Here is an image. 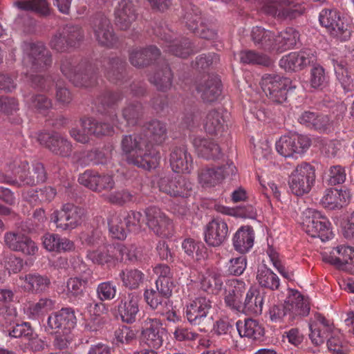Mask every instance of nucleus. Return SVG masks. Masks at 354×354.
I'll use <instances>...</instances> for the list:
<instances>
[{
  "label": "nucleus",
  "mask_w": 354,
  "mask_h": 354,
  "mask_svg": "<svg viewBox=\"0 0 354 354\" xmlns=\"http://www.w3.org/2000/svg\"><path fill=\"white\" fill-rule=\"evenodd\" d=\"M46 178L44 166L40 162L32 165L30 170L28 162L15 158L6 165L5 171L0 172V183L21 185H35Z\"/></svg>",
  "instance_id": "f257e3e1"
},
{
  "label": "nucleus",
  "mask_w": 354,
  "mask_h": 354,
  "mask_svg": "<svg viewBox=\"0 0 354 354\" xmlns=\"http://www.w3.org/2000/svg\"><path fill=\"white\" fill-rule=\"evenodd\" d=\"M121 147L128 162L139 167L150 169L156 167L159 158L147 144L145 138L139 134L124 136Z\"/></svg>",
  "instance_id": "f03ea898"
},
{
  "label": "nucleus",
  "mask_w": 354,
  "mask_h": 354,
  "mask_svg": "<svg viewBox=\"0 0 354 354\" xmlns=\"http://www.w3.org/2000/svg\"><path fill=\"white\" fill-rule=\"evenodd\" d=\"M75 324L76 317L74 311L71 308H62L48 316L45 330L50 334L57 335L55 346L63 348L67 346L68 340L66 337L62 338L59 335L69 333Z\"/></svg>",
  "instance_id": "7ed1b4c3"
},
{
  "label": "nucleus",
  "mask_w": 354,
  "mask_h": 354,
  "mask_svg": "<svg viewBox=\"0 0 354 354\" xmlns=\"http://www.w3.org/2000/svg\"><path fill=\"white\" fill-rule=\"evenodd\" d=\"M301 225L307 234L313 238H319L322 241L329 240L333 236L330 222L316 209L308 208L303 212Z\"/></svg>",
  "instance_id": "20e7f679"
},
{
  "label": "nucleus",
  "mask_w": 354,
  "mask_h": 354,
  "mask_svg": "<svg viewBox=\"0 0 354 354\" xmlns=\"http://www.w3.org/2000/svg\"><path fill=\"white\" fill-rule=\"evenodd\" d=\"M85 210L73 204L66 203L59 210H55L50 220L61 231H71L80 226L84 221Z\"/></svg>",
  "instance_id": "39448f33"
},
{
  "label": "nucleus",
  "mask_w": 354,
  "mask_h": 354,
  "mask_svg": "<svg viewBox=\"0 0 354 354\" xmlns=\"http://www.w3.org/2000/svg\"><path fill=\"white\" fill-rule=\"evenodd\" d=\"M259 84L266 95L279 104L286 101L288 90L296 88L290 79L275 74H265Z\"/></svg>",
  "instance_id": "423d86ee"
},
{
  "label": "nucleus",
  "mask_w": 354,
  "mask_h": 354,
  "mask_svg": "<svg viewBox=\"0 0 354 354\" xmlns=\"http://www.w3.org/2000/svg\"><path fill=\"white\" fill-rule=\"evenodd\" d=\"M315 180V170L311 165L302 162L297 165L289 176L291 192L298 196L308 193Z\"/></svg>",
  "instance_id": "0eeeda50"
},
{
  "label": "nucleus",
  "mask_w": 354,
  "mask_h": 354,
  "mask_svg": "<svg viewBox=\"0 0 354 354\" xmlns=\"http://www.w3.org/2000/svg\"><path fill=\"white\" fill-rule=\"evenodd\" d=\"M23 64L32 72L41 71L52 62L50 52L41 43H29L24 46Z\"/></svg>",
  "instance_id": "6e6552de"
},
{
  "label": "nucleus",
  "mask_w": 354,
  "mask_h": 354,
  "mask_svg": "<svg viewBox=\"0 0 354 354\" xmlns=\"http://www.w3.org/2000/svg\"><path fill=\"white\" fill-rule=\"evenodd\" d=\"M262 10L275 18L286 19L301 15L304 7L293 0H271L264 3Z\"/></svg>",
  "instance_id": "1a4fd4ad"
},
{
  "label": "nucleus",
  "mask_w": 354,
  "mask_h": 354,
  "mask_svg": "<svg viewBox=\"0 0 354 354\" xmlns=\"http://www.w3.org/2000/svg\"><path fill=\"white\" fill-rule=\"evenodd\" d=\"M311 140L304 135L293 134L281 136L276 142V150L288 158L304 153L310 146Z\"/></svg>",
  "instance_id": "9d476101"
},
{
  "label": "nucleus",
  "mask_w": 354,
  "mask_h": 354,
  "mask_svg": "<svg viewBox=\"0 0 354 354\" xmlns=\"http://www.w3.org/2000/svg\"><path fill=\"white\" fill-rule=\"evenodd\" d=\"M142 341L152 348H159L163 344L165 328L161 321L156 317L143 318L140 324Z\"/></svg>",
  "instance_id": "9b49d317"
},
{
  "label": "nucleus",
  "mask_w": 354,
  "mask_h": 354,
  "mask_svg": "<svg viewBox=\"0 0 354 354\" xmlns=\"http://www.w3.org/2000/svg\"><path fill=\"white\" fill-rule=\"evenodd\" d=\"M319 22L334 37L345 41L350 38L351 31L348 24L343 21L339 14L335 10H323L319 14Z\"/></svg>",
  "instance_id": "f8f14e48"
},
{
  "label": "nucleus",
  "mask_w": 354,
  "mask_h": 354,
  "mask_svg": "<svg viewBox=\"0 0 354 354\" xmlns=\"http://www.w3.org/2000/svg\"><path fill=\"white\" fill-rule=\"evenodd\" d=\"M91 26L95 41L101 46L111 47L117 41L109 19L102 13L93 16Z\"/></svg>",
  "instance_id": "ddd939ff"
},
{
  "label": "nucleus",
  "mask_w": 354,
  "mask_h": 354,
  "mask_svg": "<svg viewBox=\"0 0 354 354\" xmlns=\"http://www.w3.org/2000/svg\"><path fill=\"white\" fill-rule=\"evenodd\" d=\"M157 183L160 191L174 197H188L192 190V183L182 176H162Z\"/></svg>",
  "instance_id": "4468645a"
},
{
  "label": "nucleus",
  "mask_w": 354,
  "mask_h": 354,
  "mask_svg": "<svg viewBox=\"0 0 354 354\" xmlns=\"http://www.w3.org/2000/svg\"><path fill=\"white\" fill-rule=\"evenodd\" d=\"M212 308V301L205 297H199L191 301L186 308L185 315L189 323L201 325L207 321L211 324V318L207 315Z\"/></svg>",
  "instance_id": "2eb2a0df"
},
{
  "label": "nucleus",
  "mask_w": 354,
  "mask_h": 354,
  "mask_svg": "<svg viewBox=\"0 0 354 354\" xmlns=\"http://www.w3.org/2000/svg\"><path fill=\"white\" fill-rule=\"evenodd\" d=\"M145 216L147 225L156 234L167 236L171 234L173 225L160 209L155 207L147 208Z\"/></svg>",
  "instance_id": "dca6fc26"
},
{
  "label": "nucleus",
  "mask_w": 354,
  "mask_h": 354,
  "mask_svg": "<svg viewBox=\"0 0 354 354\" xmlns=\"http://www.w3.org/2000/svg\"><path fill=\"white\" fill-rule=\"evenodd\" d=\"M38 140L56 155L66 157L71 153L72 145L58 133H41L38 136Z\"/></svg>",
  "instance_id": "f3484780"
},
{
  "label": "nucleus",
  "mask_w": 354,
  "mask_h": 354,
  "mask_svg": "<svg viewBox=\"0 0 354 354\" xmlns=\"http://www.w3.org/2000/svg\"><path fill=\"white\" fill-rule=\"evenodd\" d=\"M236 173V169L232 162H227L221 167L205 169L198 175L199 183L204 187H212L219 184L225 178L233 176Z\"/></svg>",
  "instance_id": "a211bd4d"
},
{
  "label": "nucleus",
  "mask_w": 354,
  "mask_h": 354,
  "mask_svg": "<svg viewBox=\"0 0 354 354\" xmlns=\"http://www.w3.org/2000/svg\"><path fill=\"white\" fill-rule=\"evenodd\" d=\"M245 291L243 281L232 279L227 281L225 287L224 302L231 310L238 313L241 307L242 299Z\"/></svg>",
  "instance_id": "6ab92c4d"
},
{
  "label": "nucleus",
  "mask_w": 354,
  "mask_h": 354,
  "mask_svg": "<svg viewBox=\"0 0 354 354\" xmlns=\"http://www.w3.org/2000/svg\"><path fill=\"white\" fill-rule=\"evenodd\" d=\"M315 61L314 53L311 50H304L283 56L279 61V66L287 71H297Z\"/></svg>",
  "instance_id": "aec40b11"
},
{
  "label": "nucleus",
  "mask_w": 354,
  "mask_h": 354,
  "mask_svg": "<svg viewBox=\"0 0 354 354\" xmlns=\"http://www.w3.org/2000/svg\"><path fill=\"white\" fill-rule=\"evenodd\" d=\"M78 181L88 189L97 192L111 189L115 185L111 176L100 175L97 172L90 170H86L80 174Z\"/></svg>",
  "instance_id": "412c9836"
},
{
  "label": "nucleus",
  "mask_w": 354,
  "mask_h": 354,
  "mask_svg": "<svg viewBox=\"0 0 354 354\" xmlns=\"http://www.w3.org/2000/svg\"><path fill=\"white\" fill-rule=\"evenodd\" d=\"M19 285L26 292L40 294L47 290L50 281L48 277L39 273H28L19 277Z\"/></svg>",
  "instance_id": "4be33fe9"
},
{
  "label": "nucleus",
  "mask_w": 354,
  "mask_h": 354,
  "mask_svg": "<svg viewBox=\"0 0 354 354\" xmlns=\"http://www.w3.org/2000/svg\"><path fill=\"white\" fill-rule=\"evenodd\" d=\"M334 326L324 316L317 314L315 320L309 324V337L312 343L316 346L322 344L325 339L330 337Z\"/></svg>",
  "instance_id": "5701e85b"
},
{
  "label": "nucleus",
  "mask_w": 354,
  "mask_h": 354,
  "mask_svg": "<svg viewBox=\"0 0 354 354\" xmlns=\"http://www.w3.org/2000/svg\"><path fill=\"white\" fill-rule=\"evenodd\" d=\"M354 250L351 247L340 245L332 250L330 255L325 259L339 269L353 273V257Z\"/></svg>",
  "instance_id": "b1692460"
},
{
  "label": "nucleus",
  "mask_w": 354,
  "mask_h": 354,
  "mask_svg": "<svg viewBox=\"0 0 354 354\" xmlns=\"http://www.w3.org/2000/svg\"><path fill=\"white\" fill-rule=\"evenodd\" d=\"M115 24L123 30L129 29L137 18L134 4L130 0H122L114 12Z\"/></svg>",
  "instance_id": "393cba45"
},
{
  "label": "nucleus",
  "mask_w": 354,
  "mask_h": 354,
  "mask_svg": "<svg viewBox=\"0 0 354 354\" xmlns=\"http://www.w3.org/2000/svg\"><path fill=\"white\" fill-rule=\"evenodd\" d=\"M127 249L122 245L116 247L112 245H104L99 247L96 250L88 251L87 258L93 263L104 265L113 263L119 260L118 252H122Z\"/></svg>",
  "instance_id": "a878e982"
},
{
  "label": "nucleus",
  "mask_w": 354,
  "mask_h": 354,
  "mask_svg": "<svg viewBox=\"0 0 354 354\" xmlns=\"http://www.w3.org/2000/svg\"><path fill=\"white\" fill-rule=\"evenodd\" d=\"M228 233L227 223L220 218L210 221L205 230V241L210 246L221 245L226 239Z\"/></svg>",
  "instance_id": "bb28decb"
},
{
  "label": "nucleus",
  "mask_w": 354,
  "mask_h": 354,
  "mask_svg": "<svg viewBox=\"0 0 354 354\" xmlns=\"http://www.w3.org/2000/svg\"><path fill=\"white\" fill-rule=\"evenodd\" d=\"M161 39L165 41L166 50L180 57H187L192 52L190 42L188 39H177L169 30L160 34Z\"/></svg>",
  "instance_id": "cd10ccee"
},
{
  "label": "nucleus",
  "mask_w": 354,
  "mask_h": 354,
  "mask_svg": "<svg viewBox=\"0 0 354 354\" xmlns=\"http://www.w3.org/2000/svg\"><path fill=\"white\" fill-rule=\"evenodd\" d=\"M170 165L176 173H189L192 168V158L185 146L175 147L170 154Z\"/></svg>",
  "instance_id": "c85d7f7f"
},
{
  "label": "nucleus",
  "mask_w": 354,
  "mask_h": 354,
  "mask_svg": "<svg viewBox=\"0 0 354 354\" xmlns=\"http://www.w3.org/2000/svg\"><path fill=\"white\" fill-rule=\"evenodd\" d=\"M221 81L216 76L203 77L197 86V91L207 102L215 101L221 94Z\"/></svg>",
  "instance_id": "c756f323"
},
{
  "label": "nucleus",
  "mask_w": 354,
  "mask_h": 354,
  "mask_svg": "<svg viewBox=\"0 0 354 354\" xmlns=\"http://www.w3.org/2000/svg\"><path fill=\"white\" fill-rule=\"evenodd\" d=\"M140 298L136 293L128 294L118 305V312L124 322L131 324L139 312Z\"/></svg>",
  "instance_id": "7c9ffc66"
},
{
  "label": "nucleus",
  "mask_w": 354,
  "mask_h": 354,
  "mask_svg": "<svg viewBox=\"0 0 354 354\" xmlns=\"http://www.w3.org/2000/svg\"><path fill=\"white\" fill-rule=\"evenodd\" d=\"M192 12H187L184 17L183 21L186 26L191 31L195 32L198 36L206 39H213L216 36V32L205 25L200 24L198 25L200 17L197 13V8H192Z\"/></svg>",
  "instance_id": "2f4dec72"
},
{
  "label": "nucleus",
  "mask_w": 354,
  "mask_h": 354,
  "mask_svg": "<svg viewBox=\"0 0 354 354\" xmlns=\"http://www.w3.org/2000/svg\"><path fill=\"white\" fill-rule=\"evenodd\" d=\"M193 145L198 155L207 160H216L222 156L220 147L212 140L197 137Z\"/></svg>",
  "instance_id": "473e14b6"
},
{
  "label": "nucleus",
  "mask_w": 354,
  "mask_h": 354,
  "mask_svg": "<svg viewBox=\"0 0 354 354\" xmlns=\"http://www.w3.org/2000/svg\"><path fill=\"white\" fill-rule=\"evenodd\" d=\"M55 308V301L47 297H42L36 302H29L24 308L26 317L32 320H39L46 313Z\"/></svg>",
  "instance_id": "72a5a7b5"
},
{
  "label": "nucleus",
  "mask_w": 354,
  "mask_h": 354,
  "mask_svg": "<svg viewBox=\"0 0 354 354\" xmlns=\"http://www.w3.org/2000/svg\"><path fill=\"white\" fill-rule=\"evenodd\" d=\"M285 303L287 305L288 309H289L292 314V316H306L309 313L310 306L308 299L304 298L297 290L292 289L289 290L288 296Z\"/></svg>",
  "instance_id": "f704fd0d"
},
{
  "label": "nucleus",
  "mask_w": 354,
  "mask_h": 354,
  "mask_svg": "<svg viewBox=\"0 0 354 354\" xmlns=\"http://www.w3.org/2000/svg\"><path fill=\"white\" fill-rule=\"evenodd\" d=\"M251 37L255 46L266 50H276V35L260 26L254 27Z\"/></svg>",
  "instance_id": "c9c22d12"
},
{
  "label": "nucleus",
  "mask_w": 354,
  "mask_h": 354,
  "mask_svg": "<svg viewBox=\"0 0 354 354\" xmlns=\"http://www.w3.org/2000/svg\"><path fill=\"white\" fill-rule=\"evenodd\" d=\"M254 232L250 226L240 227L233 236L234 249L240 253L248 252L254 245Z\"/></svg>",
  "instance_id": "e433bc0d"
},
{
  "label": "nucleus",
  "mask_w": 354,
  "mask_h": 354,
  "mask_svg": "<svg viewBox=\"0 0 354 354\" xmlns=\"http://www.w3.org/2000/svg\"><path fill=\"white\" fill-rule=\"evenodd\" d=\"M237 330L241 337H247L252 340L261 339L264 335L263 326L253 319L239 320L236 324Z\"/></svg>",
  "instance_id": "4c0bfd02"
},
{
  "label": "nucleus",
  "mask_w": 354,
  "mask_h": 354,
  "mask_svg": "<svg viewBox=\"0 0 354 354\" xmlns=\"http://www.w3.org/2000/svg\"><path fill=\"white\" fill-rule=\"evenodd\" d=\"M142 105L138 102L127 104L122 111V117L124 122H120L118 120H114L111 118L114 125L118 128L122 129L123 127L128 125H134L138 119L141 115Z\"/></svg>",
  "instance_id": "58836bf2"
},
{
  "label": "nucleus",
  "mask_w": 354,
  "mask_h": 354,
  "mask_svg": "<svg viewBox=\"0 0 354 354\" xmlns=\"http://www.w3.org/2000/svg\"><path fill=\"white\" fill-rule=\"evenodd\" d=\"M298 122L306 127L319 131H324L329 125V118L312 111H304L298 118Z\"/></svg>",
  "instance_id": "ea45409f"
},
{
  "label": "nucleus",
  "mask_w": 354,
  "mask_h": 354,
  "mask_svg": "<svg viewBox=\"0 0 354 354\" xmlns=\"http://www.w3.org/2000/svg\"><path fill=\"white\" fill-rule=\"evenodd\" d=\"M263 297L260 293L248 291L246 294L244 302L241 303V307L238 313L250 315H259L263 310Z\"/></svg>",
  "instance_id": "a19ab883"
},
{
  "label": "nucleus",
  "mask_w": 354,
  "mask_h": 354,
  "mask_svg": "<svg viewBox=\"0 0 354 354\" xmlns=\"http://www.w3.org/2000/svg\"><path fill=\"white\" fill-rule=\"evenodd\" d=\"M225 119L222 110H212L204 120V128L209 134H218L224 130Z\"/></svg>",
  "instance_id": "79ce46f5"
},
{
  "label": "nucleus",
  "mask_w": 354,
  "mask_h": 354,
  "mask_svg": "<svg viewBox=\"0 0 354 354\" xmlns=\"http://www.w3.org/2000/svg\"><path fill=\"white\" fill-rule=\"evenodd\" d=\"M159 55V49L155 46H151L145 49L133 50L130 54L129 59L132 65L140 67L148 64Z\"/></svg>",
  "instance_id": "37998d69"
},
{
  "label": "nucleus",
  "mask_w": 354,
  "mask_h": 354,
  "mask_svg": "<svg viewBox=\"0 0 354 354\" xmlns=\"http://www.w3.org/2000/svg\"><path fill=\"white\" fill-rule=\"evenodd\" d=\"M256 278L259 286L263 288L274 290L279 287V278L271 269L266 266H261L259 268Z\"/></svg>",
  "instance_id": "c03bdc74"
},
{
  "label": "nucleus",
  "mask_w": 354,
  "mask_h": 354,
  "mask_svg": "<svg viewBox=\"0 0 354 354\" xmlns=\"http://www.w3.org/2000/svg\"><path fill=\"white\" fill-rule=\"evenodd\" d=\"M61 71L66 77L77 85L88 86L80 81L85 79L87 74L80 72V67L76 66V62L68 59L63 60L61 64Z\"/></svg>",
  "instance_id": "a18cd8bd"
},
{
  "label": "nucleus",
  "mask_w": 354,
  "mask_h": 354,
  "mask_svg": "<svg viewBox=\"0 0 354 354\" xmlns=\"http://www.w3.org/2000/svg\"><path fill=\"white\" fill-rule=\"evenodd\" d=\"M299 37V32L292 28H288L279 35H276V50L283 51L294 47Z\"/></svg>",
  "instance_id": "49530a36"
},
{
  "label": "nucleus",
  "mask_w": 354,
  "mask_h": 354,
  "mask_svg": "<svg viewBox=\"0 0 354 354\" xmlns=\"http://www.w3.org/2000/svg\"><path fill=\"white\" fill-rule=\"evenodd\" d=\"M146 302L153 309L158 310L160 313L169 309L168 297H164L159 291L153 289L147 290L144 293Z\"/></svg>",
  "instance_id": "de8ad7c7"
},
{
  "label": "nucleus",
  "mask_w": 354,
  "mask_h": 354,
  "mask_svg": "<svg viewBox=\"0 0 354 354\" xmlns=\"http://www.w3.org/2000/svg\"><path fill=\"white\" fill-rule=\"evenodd\" d=\"M146 129V136L149 142L160 145L167 138V129L165 124L158 120H153L147 124Z\"/></svg>",
  "instance_id": "09e8293b"
},
{
  "label": "nucleus",
  "mask_w": 354,
  "mask_h": 354,
  "mask_svg": "<svg viewBox=\"0 0 354 354\" xmlns=\"http://www.w3.org/2000/svg\"><path fill=\"white\" fill-rule=\"evenodd\" d=\"M14 6L19 10L34 12L41 15H47L50 12L46 0H18L14 2Z\"/></svg>",
  "instance_id": "8fccbe9b"
},
{
  "label": "nucleus",
  "mask_w": 354,
  "mask_h": 354,
  "mask_svg": "<svg viewBox=\"0 0 354 354\" xmlns=\"http://www.w3.org/2000/svg\"><path fill=\"white\" fill-rule=\"evenodd\" d=\"M201 288L206 292L216 293L223 285L222 277L213 271H207L200 280Z\"/></svg>",
  "instance_id": "3c124183"
},
{
  "label": "nucleus",
  "mask_w": 354,
  "mask_h": 354,
  "mask_svg": "<svg viewBox=\"0 0 354 354\" xmlns=\"http://www.w3.org/2000/svg\"><path fill=\"white\" fill-rule=\"evenodd\" d=\"M172 73L167 65L161 70L156 71L150 77V82L154 84L158 90L165 91L171 86Z\"/></svg>",
  "instance_id": "603ef678"
},
{
  "label": "nucleus",
  "mask_w": 354,
  "mask_h": 354,
  "mask_svg": "<svg viewBox=\"0 0 354 354\" xmlns=\"http://www.w3.org/2000/svg\"><path fill=\"white\" fill-rule=\"evenodd\" d=\"M326 345L333 354H348L347 345L342 341L339 330L335 327L326 341Z\"/></svg>",
  "instance_id": "864d4df0"
},
{
  "label": "nucleus",
  "mask_w": 354,
  "mask_h": 354,
  "mask_svg": "<svg viewBox=\"0 0 354 354\" xmlns=\"http://www.w3.org/2000/svg\"><path fill=\"white\" fill-rule=\"evenodd\" d=\"M82 129H88L90 136L92 135H109L113 132V127L107 123H99L95 120L86 118L82 120Z\"/></svg>",
  "instance_id": "5fc2aeb1"
},
{
  "label": "nucleus",
  "mask_w": 354,
  "mask_h": 354,
  "mask_svg": "<svg viewBox=\"0 0 354 354\" xmlns=\"http://www.w3.org/2000/svg\"><path fill=\"white\" fill-rule=\"evenodd\" d=\"M109 232L115 239L123 240L127 237L128 229L125 227L122 214H113L109 221Z\"/></svg>",
  "instance_id": "6e6d98bb"
},
{
  "label": "nucleus",
  "mask_w": 354,
  "mask_h": 354,
  "mask_svg": "<svg viewBox=\"0 0 354 354\" xmlns=\"http://www.w3.org/2000/svg\"><path fill=\"white\" fill-rule=\"evenodd\" d=\"M120 277L125 287L136 289L142 282L144 274L138 270H126L120 273Z\"/></svg>",
  "instance_id": "4d7b16f0"
},
{
  "label": "nucleus",
  "mask_w": 354,
  "mask_h": 354,
  "mask_svg": "<svg viewBox=\"0 0 354 354\" xmlns=\"http://www.w3.org/2000/svg\"><path fill=\"white\" fill-rule=\"evenodd\" d=\"M241 62L248 64H261L270 66L272 60L266 55L257 53L253 50H244L239 53Z\"/></svg>",
  "instance_id": "13d9d810"
},
{
  "label": "nucleus",
  "mask_w": 354,
  "mask_h": 354,
  "mask_svg": "<svg viewBox=\"0 0 354 354\" xmlns=\"http://www.w3.org/2000/svg\"><path fill=\"white\" fill-rule=\"evenodd\" d=\"M87 279L71 278L66 283V295L68 297H78L83 295Z\"/></svg>",
  "instance_id": "bf43d9fd"
},
{
  "label": "nucleus",
  "mask_w": 354,
  "mask_h": 354,
  "mask_svg": "<svg viewBox=\"0 0 354 354\" xmlns=\"http://www.w3.org/2000/svg\"><path fill=\"white\" fill-rule=\"evenodd\" d=\"M116 293L117 287L112 281L102 282L96 288L97 297L101 301L114 299Z\"/></svg>",
  "instance_id": "052dcab7"
},
{
  "label": "nucleus",
  "mask_w": 354,
  "mask_h": 354,
  "mask_svg": "<svg viewBox=\"0 0 354 354\" xmlns=\"http://www.w3.org/2000/svg\"><path fill=\"white\" fill-rule=\"evenodd\" d=\"M340 194L337 189H328L321 200L322 205L328 209H335L342 207Z\"/></svg>",
  "instance_id": "680f3d73"
},
{
  "label": "nucleus",
  "mask_w": 354,
  "mask_h": 354,
  "mask_svg": "<svg viewBox=\"0 0 354 354\" xmlns=\"http://www.w3.org/2000/svg\"><path fill=\"white\" fill-rule=\"evenodd\" d=\"M327 82V77L323 67L317 65L310 70L309 83L311 88H322Z\"/></svg>",
  "instance_id": "e2e57ef3"
},
{
  "label": "nucleus",
  "mask_w": 354,
  "mask_h": 354,
  "mask_svg": "<svg viewBox=\"0 0 354 354\" xmlns=\"http://www.w3.org/2000/svg\"><path fill=\"white\" fill-rule=\"evenodd\" d=\"M124 221L125 227L128 231L138 230L144 221L142 214L140 212L131 211L127 214H122Z\"/></svg>",
  "instance_id": "0e129e2a"
},
{
  "label": "nucleus",
  "mask_w": 354,
  "mask_h": 354,
  "mask_svg": "<svg viewBox=\"0 0 354 354\" xmlns=\"http://www.w3.org/2000/svg\"><path fill=\"white\" fill-rule=\"evenodd\" d=\"M57 192L56 190L52 187H44L39 190L34 191L31 195L32 203L37 202H50L55 196Z\"/></svg>",
  "instance_id": "69168bd1"
},
{
  "label": "nucleus",
  "mask_w": 354,
  "mask_h": 354,
  "mask_svg": "<svg viewBox=\"0 0 354 354\" xmlns=\"http://www.w3.org/2000/svg\"><path fill=\"white\" fill-rule=\"evenodd\" d=\"M25 102L30 104L32 109L39 111L48 110L52 106L51 101L44 95H37L31 97H26Z\"/></svg>",
  "instance_id": "338daca9"
},
{
  "label": "nucleus",
  "mask_w": 354,
  "mask_h": 354,
  "mask_svg": "<svg viewBox=\"0 0 354 354\" xmlns=\"http://www.w3.org/2000/svg\"><path fill=\"white\" fill-rule=\"evenodd\" d=\"M63 35L65 36L67 45L70 46H75L83 38L82 30L78 26H67L63 32Z\"/></svg>",
  "instance_id": "774afa93"
}]
</instances>
